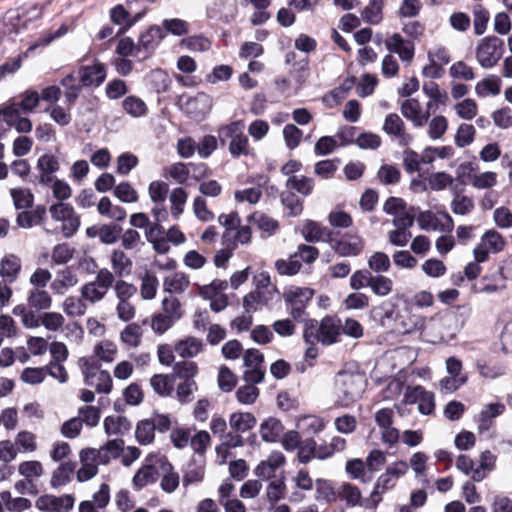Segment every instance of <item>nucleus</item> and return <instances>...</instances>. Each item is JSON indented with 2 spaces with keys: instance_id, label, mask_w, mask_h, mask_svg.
Returning <instances> with one entry per match:
<instances>
[{
  "instance_id": "nucleus-63",
  "label": "nucleus",
  "mask_w": 512,
  "mask_h": 512,
  "mask_svg": "<svg viewBox=\"0 0 512 512\" xmlns=\"http://www.w3.org/2000/svg\"><path fill=\"white\" fill-rule=\"evenodd\" d=\"M142 328L136 323H131L121 332V340L129 346L137 347L140 344Z\"/></svg>"
},
{
  "instance_id": "nucleus-3",
  "label": "nucleus",
  "mask_w": 512,
  "mask_h": 512,
  "mask_svg": "<svg viewBox=\"0 0 512 512\" xmlns=\"http://www.w3.org/2000/svg\"><path fill=\"white\" fill-rule=\"evenodd\" d=\"M314 296V290L307 287H291L284 291L283 299L291 317L297 322L306 320L307 305Z\"/></svg>"
},
{
  "instance_id": "nucleus-42",
  "label": "nucleus",
  "mask_w": 512,
  "mask_h": 512,
  "mask_svg": "<svg viewBox=\"0 0 512 512\" xmlns=\"http://www.w3.org/2000/svg\"><path fill=\"white\" fill-rule=\"evenodd\" d=\"M367 265L371 272L382 274L389 271L391 261L386 253L377 251L368 258Z\"/></svg>"
},
{
  "instance_id": "nucleus-19",
  "label": "nucleus",
  "mask_w": 512,
  "mask_h": 512,
  "mask_svg": "<svg viewBox=\"0 0 512 512\" xmlns=\"http://www.w3.org/2000/svg\"><path fill=\"white\" fill-rule=\"evenodd\" d=\"M506 287V277L503 268H498L491 277H483L480 285H474V291L477 293H494L503 290Z\"/></svg>"
},
{
  "instance_id": "nucleus-18",
  "label": "nucleus",
  "mask_w": 512,
  "mask_h": 512,
  "mask_svg": "<svg viewBox=\"0 0 512 512\" xmlns=\"http://www.w3.org/2000/svg\"><path fill=\"white\" fill-rule=\"evenodd\" d=\"M36 168L40 172L39 183L49 185L54 181L53 174L59 169V161L52 154H44L39 157Z\"/></svg>"
},
{
  "instance_id": "nucleus-20",
  "label": "nucleus",
  "mask_w": 512,
  "mask_h": 512,
  "mask_svg": "<svg viewBox=\"0 0 512 512\" xmlns=\"http://www.w3.org/2000/svg\"><path fill=\"white\" fill-rule=\"evenodd\" d=\"M40 95L37 91L26 90L20 94L19 100L13 99L6 107H14L22 114H29L38 106Z\"/></svg>"
},
{
  "instance_id": "nucleus-24",
  "label": "nucleus",
  "mask_w": 512,
  "mask_h": 512,
  "mask_svg": "<svg viewBox=\"0 0 512 512\" xmlns=\"http://www.w3.org/2000/svg\"><path fill=\"white\" fill-rule=\"evenodd\" d=\"M21 270V261L14 254H8L1 259L0 275L9 283H13Z\"/></svg>"
},
{
  "instance_id": "nucleus-2",
  "label": "nucleus",
  "mask_w": 512,
  "mask_h": 512,
  "mask_svg": "<svg viewBox=\"0 0 512 512\" xmlns=\"http://www.w3.org/2000/svg\"><path fill=\"white\" fill-rule=\"evenodd\" d=\"M244 123L241 120L233 121L218 129V139L222 146L229 141V152L232 157L238 158L249 153V140L243 133Z\"/></svg>"
},
{
  "instance_id": "nucleus-21",
  "label": "nucleus",
  "mask_w": 512,
  "mask_h": 512,
  "mask_svg": "<svg viewBox=\"0 0 512 512\" xmlns=\"http://www.w3.org/2000/svg\"><path fill=\"white\" fill-rule=\"evenodd\" d=\"M22 113L14 107H5L3 113V120L5 123L14 127L19 133H28L32 130V122L27 117H22Z\"/></svg>"
},
{
  "instance_id": "nucleus-44",
  "label": "nucleus",
  "mask_w": 512,
  "mask_h": 512,
  "mask_svg": "<svg viewBox=\"0 0 512 512\" xmlns=\"http://www.w3.org/2000/svg\"><path fill=\"white\" fill-rule=\"evenodd\" d=\"M204 466L197 464L195 460L189 462L186 470L184 471L182 483L184 487H188L191 484L199 483L204 478Z\"/></svg>"
},
{
  "instance_id": "nucleus-34",
  "label": "nucleus",
  "mask_w": 512,
  "mask_h": 512,
  "mask_svg": "<svg viewBox=\"0 0 512 512\" xmlns=\"http://www.w3.org/2000/svg\"><path fill=\"white\" fill-rule=\"evenodd\" d=\"M122 107L127 114L134 118L145 116L148 112L146 103L134 95L127 96L122 102Z\"/></svg>"
},
{
  "instance_id": "nucleus-50",
  "label": "nucleus",
  "mask_w": 512,
  "mask_h": 512,
  "mask_svg": "<svg viewBox=\"0 0 512 512\" xmlns=\"http://www.w3.org/2000/svg\"><path fill=\"white\" fill-rule=\"evenodd\" d=\"M377 177L384 185H395L400 181L401 172L394 165L384 164L379 168Z\"/></svg>"
},
{
  "instance_id": "nucleus-13",
  "label": "nucleus",
  "mask_w": 512,
  "mask_h": 512,
  "mask_svg": "<svg viewBox=\"0 0 512 512\" xmlns=\"http://www.w3.org/2000/svg\"><path fill=\"white\" fill-rule=\"evenodd\" d=\"M302 235L309 243L326 242L329 243L334 232L326 226H322L316 221L306 220L303 228Z\"/></svg>"
},
{
  "instance_id": "nucleus-54",
  "label": "nucleus",
  "mask_w": 512,
  "mask_h": 512,
  "mask_svg": "<svg viewBox=\"0 0 512 512\" xmlns=\"http://www.w3.org/2000/svg\"><path fill=\"white\" fill-rule=\"evenodd\" d=\"M451 209L455 214L467 215L474 209V202L470 197L460 195L455 191L451 202Z\"/></svg>"
},
{
  "instance_id": "nucleus-27",
  "label": "nucleus",
  "mask_w": 512,
  "mask_h": 512,
  "mask_svg": "<svg viewBox=\"0 0 512 512\" xmlns=\"http://www.w3.org/2000/svg\"><path fill=\"white\" fill-rule=\"evenodd\" d=\"M27 303L35 311L47 310L52 305V298L46 290L33 288L28 293Z\"/></svg>"
},
{
  "instance_id": "nucleus-9",
  "label": "nucleus",
  "mask_w": 512,
  "mask_h": 512,
  "mask_svg": "<svg viewBox=\"0 0 512 512\" xmlns=\"http://www.w3.org/2000/svg\"><path fill=\"white\" fill-rule=\"evenodd\" d=\"M443 220L439 219L436 214L427 210L419 212L417 222L422 230H433L441 232H451L454 228L452 217L445 211L439 213Z\"/></svg>"
},
{
  "instance_id": "nucleus-29",
  "label": "nucleus",
  "mask_w": 512,
  "mask_h": 512,
  "mask_svg": "<svg viewBox=\"0 0 512 512\" xmlns=\"http://www.w3.org/2000/svg\"><path fill=\"white\" fill-rule=\"evenodd\" d=\"M202 348V340L195 337H188L184 340H180L175 345V351L182 358H193L201 352Z\"/></svg>"
},
{
  "instance_id": "nucleus-60",
  "label": "nucleus",
  "mask_w": 512,
  "mask_h": 512,
  "mask_svg": "<svg viewBox=\"0 0 512 512\" xmlns=\"http://www.w3.org/2000/svg\"><path fill=\"white\" fill-rule=\"evenodd\" d=\"M114 195L123 203L138 201V193L129 182H121L114 188Z\"/></svg>"
},
{
  "instance_id": "nucleus-52",
  "label": "nucleus",
  "mask_w": 512,
  "mask_h": 512,
  "mask_svg": "<svg viewBox=\"0 0 512 512\" xmlns=\"http://www.w3.org/2000/svg\"><path fill=\"white\" fill-rule=\"evenodd\" d=\"M481 242L493 253L502 251L505 246L504 238L496 230L485 232L481 237Z\"/></svg>"
},
{
  "instance_id": "nucleus-5",
  "label": "nucleus",
  "mask_w": 512,
  "mask_h": 512,
  "mask_svg": "<svg viewBox=\"0 0 512 512\" xmlns=\"http://www.w3.org/2000/svg\"><path fill=\"white\" fill-rule=\"evenodd\" d=\"M77 75L82 88H98L107 77V67L95 58L91 65H80Z\"/></svg>"
},
{
  "instance_id": "nucleus-1",
  "label": "nucleus",
  "mask_w": 512,
  "mask_h": 512,
  "mask_svg": "<svg viewBox=\"0 0 512 512\" xmlns=\"http://www.w3.org/2000/svg\"><path fill=\"white\" fill-rule=\"evenodd\" d=\"M366 380L358 373L339 371L334 381L336 407L347 408L355 403L364 392Z\"/></svg>"
},
{
  "instance_id": "nucleus-36",
  "label": "nucleus",
  "mask_w": 512,
  "mask_h": 512,
  "mask_svg": "<svg viewBox=\"0 0 512 512\" xmlns=\"http://www.w3.org/2000/svg\"><path fill=\"white\" fill-rule=\"evenodd\" d=\"M384 0H370L369 4L363 9V20L372 25L380 23L383 19Z\"/></svg>"
},
{
  "instance_id": "nucleus-37",
  "label": "nucleus",
  "mask_w": 512,
  "mask_h": 512,
  "mask_svg": "<svg viewBox=\"0 0 512 512\" xmlns=\"http://www.w3.org/2000/svg\"><path fill=\"white\" fill-rule=\"evenodd\" d=\"M135 437L139 444L148 445L155 438V429L150 419L140 420L135 429Z\"/></svg>"
},
{
  "instance_id": "nucleus-16",
  "label": "nucleus",
  "mask_w": 512,
  "mask_h": 512,
  "mask_svg": "<svg viewBox=\"0 0 512 512\" xmlns=\"http://www.w3.org/2000/svg\"><path fill=\"white\" fill-rule=\"evenodd\" d=\"M504 411L505 405L500 402L485 405L476 418L478 432L483 434L488 431L492 427L494 419L502 415Z\"/></svg>"
},
{
  "instance_id": "nucleus-62",
  "label": "nucleus",
  "mask_w": 512,
  "mask_h": 512,
  "mask_svg": "<svg viewBox=\"0 0 512 512\" xmlns=\"http://www.w3.org/2000/svg\"><path fill=\"white\" fill-rule=\"evenodd\" d=\"M138 157L130 152L122 153L117 158L116 172L120 175H128L138 165Z\"/></svg>"
},
{
  "instance_id": "nucleus-28",
  "label": "nucleus",
  "mask_w": 512,
  "mask_h": 512,
  "mask_svg": "<svg viewBox=\"0 0 512 512\" xmlns=\"http://www.w3.org/2000/svg\"><path fill=\"white\" fill-rule=\"evenodd\" d=\"M131 427V422L124 416H107L104 419V430L107 435H123Z\"/></svg>"
},
{
  "instance_id": "nucleus-31",
  "label": "nucleus",
  "mask_w": 512,
  "mask_h": 512,
  "mask_svg": "<svg viewBox=\"0 0 512 512\" xmlns=\"http://www.w3.org/2000/svg\"><path fill=\"white\" fill-rule=\"evenodd\" d=\"M159 473L154 465H145L134 475L132 482L136 490L157 481Z\"/></svg>"
},
{
  "instance_id": "nucleus-33",
  "label": "nucleus",
  "mask_w": 512,
  "mask_h": 512,
  "mask_svg": "<svg viewBox=\"0 0 512 512\" xmlns=\"http://www.w3.org/2000/svg\"><path fill=\"white\" fill-rule=\"evenodd\" d=\"M189 278L182 272H176L164 279V290L169 293H182L189 286Z\"/></svg>"
},
{
  "instance_id": "nucleus-64",
  "label": "nucleus",
  "mask_w": 512,
  "mask_h": 512,
  "mask_svg": "<svg viewBox=\"0 0 512 512\" xmlns=\"http://www.w3.org/2000/svg\"><path fill=\"white\" fill-rule=\"evenodd\" d=\"M448 129V121L442 115L435 116L429 122L428 136L432 140L440 139Z\"/></svg>"
},
{
  "instance_id": "nucleus-35",
  "label": "nucleus",
  "mask_w": 512,
  "mask_h": 512,
  "mask_svg": "<svg viewBox=\"0 0 512 512\" xmlns=\"http://www.w3.org/2000/svg\"><path fill=\"white\" fill-rule=\"evenodd\" d=\"M393 285L391 278L383 274H376L372 276L369 288L376 296L385 297L392 292Z\"/></svg>"
},
{
  "instance_id": "nucleus-14",
  "label": "nucleus",
  "mask_w": 512,
  "mask_h": 512,
  "mask_svg": "<svg viewBox=\"0 0 512 512\" xmlns=\"http://www.w3.org/2000/svg\"><path fill=\"white\" fill-rule=\"evenodd\" d=\"M341 320L336 316H325L320 321V343L326 346L338 341L341 332Z\"/></svg>"
},
{
  "instance_id": "nucleus-59",
  "label": "nucleus",
  "mask_w": 512,
  "mask_h": 512,
  "mask_svg": "<svg viewBox=\"0 0 512 512\" xmlns=\"http://www.w3.org/2000/svg\"><path fill=\"white\" fill-rule=\"evenodd\" d=\"M162 29L165 33H171L175 36L186 35L189 32V24L179 18L164 19Z\"/></svg>"
},
{
  "instance_id": "nucleus-47",
  "label": "nucleus",
  "mask_w": 512,
  "mask_h": 512,
  "mask_svg": "<svg viewBox=\"0 0 512 512\" xmlns=\"http://www.w3.org/2000/svg\"><path fill=\"white\" fill-rule=\"evenodd\" d=\"M79 365L84 376V382L88 386L94 385L95 375L100 371V364L98 361L82 357L79 360Z\"/></svg>"
},
{
  "instance_id": "nucleus-12",
  "label": "nucleus",
  "mask_w": 512,
  "mask_h": 512,
  "mask_svg": "<svg viewBox=\"0 0 512 512\" xmlns=\"http://www.w3.org/2000/svg\"><path fill=\"white\" fill-rule=\"evenodd\" d=\"M110 502V486L102 483L99 490L92 495V500H85L79 504V512H98L105 509Z\"/></svg>"
},
{
  "instance_id": "nucleus-46",
  "label": "nucleus",
  "mask_w": 512,
  "mask_h": 512,
  "mask_svg": "<svg viewBox=\"0 0 512 512\" xmlns=\"http://www.w3.org/2000/svg\"><path fill=\"white\" fill-rule=\"evenodd\" d=\"M475 90L479 96H486L488 94L498 95L501 90V79L492 75L477 83Z\"/></svg>"
},
{
  "instance_id": "nucleus-26",
  "label": "nucleus",
  "mask_w": 512,
  "mask_h": 512,
  "mask_svg": "<svg viewBox=\"0 0 512 512\" xmlns=\"http://www.w3.org/2000/svg\"><path fill=\"white\" fill-rule=\"evenodd\" d=\"M257 420L249 412H235L230 415L229 424L231 429L237 433H244L255 427Z\"/></svg>"
},
{
  "instance_id": "nucleus-41",
  "label": "nucleus",
  "mask_w": 512,
  "mask_h": 512,
  "mask_svg": "<svg viewBox=\"0 0 512 512\" xmlns=\"http://www.w3.org/2000/svg\"><path fill=\"white\" fill-rule=\"evenodd\" d=\"M173 374L175 377L189 382L194 380V377L198 374V366L193 361H179L173 366Z\"/></svg>"
},
{
  "instance_id": "nucleus-58",
  "label": "nucleus",
  "mask_w": 512,
  "mask_h": 512,
  "mask_svg": "<svg viewBox=\"0 0 512 512\" xmlns=\"http://www.w3.org/2000/svg\"><path fill=\"white\" fill-rule=\"evenodd\" d=\"M317 443L312 438L302 440L298 448V459L301 463L307 464L311 459L316 458Z\"/></svg>"
},
{
  "instance_id": "nucleus-51",
  "label": "nucleus",
  "mask_w": 512,
  "mask_h": 512,
  "mask_svg": "<svg viewBox=\"0 0 512 512\" xmlns=\"http://www.w3.org/2000/svg\"><path fill=\"white\" fill-rule=\"evenodd\" d=\"M280 198L283 206L289 210L290 216L295 217L302 213V201L295 193L291 191H284L281 193Z\"/></svg>"
},
{
  "instance_id": "nucleus-55",
  "label": "nucleus",
  "mask_w": 512,
  "mask_h": 512,
  "mask_svg": "<svg viewBox=\"0 0 512 512\" xmlns=\"http://www.w3.org/2000/svg\"><path fill=\"white\" fill-rule=\"evenodd\" d=\"M268 299L265 298L264 294L260 290H255L247 295L243 299V307L245 313L255 312L261 305L267 304Z\"/></svg>"
},
{
  "instance_id": "nucleus-57",
  "label": "nucleus",
  "mask_w": 512,
  "mask_h": 512,
  "mask_svg": "<svg viewBox=\"0 0 512 512\" xmlns=\"http://www.w3.org/2000/svg\"><path fill=\"white\" fill-rule=\"evenodd\" d=\"M400 110L416 127L417 119L420 118V102L416 98H409L401 103Z\"/></svg>"
},
{
  "instance_id": "nucleus-49",
  "label": "nucleus",
  "mask_w": 512,
  "mask_h": 512,
  "mask_svg": "<svg viewBox=\"0 0 512 512\" xmlns=\"http://www.w3.org/2000/svg\"><path fill=\"white\" fill-rule=\"evenodd\" d=\"M169 191V186L163 181H152L148 187V193L154 205L164 204Z\"/></svg>"
},
{
  "instance_id": "nucleus-39",
  "label": "nucleus",
  "mask_w": 512,
  "mask_h": 512,
  "mask_svg": "<svg viewBox=\"0 0 512 512\" xmlns=\"http://www.w3.org/2000/svg\"><path fill=\"white\" fill-rule=\"evenodd\" d=\"M124 446L122 439L109 440L101 449L100 452V463L108 464L111 459H115L120 456Z\"/></svg>"
},
{
  "instance_id": "nucleus-6",
  "label": "nucleus",
  "mask_w": 512,
  "mask_h": 512,
  "mask_svg": "<svg viewBox=\"0 0 512 512\" xmlns=\"http://www.w3.org/2000/svg\"><path fill=\"white\" fill-rule=\"evenodd\" d=\"M329 245L340 257H357L363 252L365 241L359 235L345 233L339 239L333 235Z\"/></svg>"
},
{
  "instance_id": "nucleus-10",
  "label": "nucleus",
  "mask_w": 512,
  "mask_h": 512,
  "mask_svg": "<svg viewBox=\"0 0 512 512\" xmlns=\"http://www.w3.org/2000/svg\"><path fill=\"white\" fill-rule=\"evenodd\" d=\"M393 415L391 408H382L375 413V422L382 430V441L389 446L397 443L400 437L399 430L392 426Z\"/></svg>"
},
{
  "instance_id": "nucleus-38",
  "label": "nucleus",
  "mask_w": 512,
  "mask_h": 512,
  "mask_svg": "<svg viewBox=\"0 0 512 512\" xmlns=\"http://www.w3.org/2000/svg\"><path fill=\"white\" fill-rule=\"evenodd\" d=\"M316 494L315 499L318 502L333 503L337 499V493L335 492L332 483L325 479H317L315 481Z\"/></svg>"
},
{
  "instance_id": "nucleus-8",
  "label": "nucleus",
  "mask_w": 512,
  "mask_h": 512,
  "mask_svg": "<svg viewBox=\"0 0 512 512\" xmlns=\"http://www.w3.org/2000/svg\"><path fill=\"white\" fill-rule=\"evenodd\" d=\"M74 503L75 498L71 494L61 496L45 494L36 500L35 506L43 512H68L74 507Z\"/></svg>"
},
{
  "instance_id": "nucleus-43",
  "label": "nucleus",
  "mask_w": 512,
  "mask_h": 512,
  "mask_svg": "<svg viewBox=\"0 0 512 512\" xmlns=\"http://www.w3.org/2000/svg\"><path fill=\"white\" fill-rule=\"evenodd\" d=\"M286 187L289 189H295L298 193L308 196L313 191L314 180L313 178L306 176H291L286 181Z\"/></svg>"
},
{
  "instance_id": "nucleus-15",
  "label": "nucleus",
  "mask_w": 512,
  "mask_h": 512,
  "mask_svg": "<svg viewBox=\"0 0 512 512\" xmlns=\"http://www.w3.org/2000/svg\"><path fill=\"white\" fill-rule=\"evenodd\" d=\"M157 464L162 473V478L160 481L161 489L166 493L174 492L180 483L179 474L174 471L172 464L165 457H160L157 459Z\"/></svg>"
},
{
  "instance_id": "nucleus-53",
  "label": "nucleus",
  "mask_w": 512,
  "mask_h": 512,
  "mask_svg": "<svg viewBox=\"0 0 512 512\" xmlns=\"http://www.w3.org/2000/svg\"><path fill=\"white\" fill-rule=\"evenodd\" d=\"M11 197L17 210L31 208L34 196L28 189H11Z\"/></svg>"
},
{
  "instance_id": "nucleus-61",
  "label": "nucleus",
  "mask_w": 512,
  "mask_h": 512,
  "mask_svg": "<svg viewBox=\"0 0 512 512\" xmlns=\"http://www.w3.org/2000/svg\"><path fill=\"white\" fill-rule=\"evenodd\" d=\"M475 128L471 124L462 123L457 129L455 135V144L460 147H466L474 141Z\"/></svg>"
},
{
  "instance_id": "nucleus-17",
  "label": "nucleus",
  "mask_w": 512,
  "mask_h": 512,
  "mask_svg": "<svg viewBox=\"0 0 512 512\" xmlns=\"http://www.w3.org/2000/svg\"><path fill=\"white\" fill-rule=\"evenodd\" d=\"M165 36L166 33L160 26L152 25L140 35L137 43V50H144L151 53L156 49Z\"/></svg>"
},
{
  "instance_id": "nucleus-22",
  "label": "nucleus",
  "mask_w": 512,
  "mask_h": 512,
  "mask_svg": "<svg viewBox=\"0 0 512 512\" xmlns=\"http://www.w3.org/2000/svg\"><path fill=\"white\" fill-rule=\"evenodd\" d=\"M396 483H397V481L395 480V478L391 477L388 473L385 472V473L381 474L378 477V479L375 483L374 489L371 493L372 504L366 503L365 507L366 508L376 507L379 504V502L382 500L381 494H383L384 492L395 487Z\"/></svg>"
},
{
  "instance_id": "nucleus-11",
  "label": "nucleus",
  "mask_w": 512,
  "mask_h": 512,
  "mask_svg": "<svg viewBox=\"0 0 512 512\" xmlns=\"http://www.w3.org/2000/svg\"><path fill=\"white\" fill-rule=\"evenodd\" d=\"M385 46L390 52L398 54L402 61L411 62L414 57L415 47L413 42L404 39L398 33L390 36L385 41Z\"/></svg>"
},
{
  "instance_id": "nucleus-48",
  "label": "nucleus",
  "mask_w": 512,
  "mask_h": 512,
  "mask_svg": "<svg viewBox=\"0 0 512 512\" xmlns=\"http://www.w3.org/2000/svg\"><path fill=\"white\" fill-rule=\"evenodd\" d=\"M304 324L303 338L306 344L320 343V323L316 319H310L306 316Z\"/></svg>"
},
{
  "instance_id": "nucleus-32",
  "label": "nucleus",
  "mask_w": 512,
  "mask_h": 512,
  "mask_svg": "<svg viewBox=\"0 0 512 512\" xmlns=\"http://www.w3.org/2000/svg\"><path fill=\"white\" fill-rule=\"evenodd\" d=\"M248 220L267 236L273 235L279 228V223L264 213L255 212L248 217Z\"/></svg>"
},
{
  "instance_id": "nucleus-25",
  "label": "nucleus",
  "mask_w": 512,
  "mask_h": 512,
  "mask_svg": "<svg viewBox=\"0 0 512 512\" xmlns=\"http://www.w3.org/2000/svg\"><path fill=\"white\" fill-rule=\"evenodd\" d=\"M111 265L115 274L119 277H123L131 274L133 262L124 251L114 249L111 253Z\"/></svg>"
},
{
  "instance_id": "nucleus-30",
  "label": "nucleus",
  "mask_w": 512,
  "mask_h": 512,
  "mask_svg": "<svg viewBox=\"0 0 512 512\" xmlns=\"http://www.w3.org/2000/svg\"><path fill=\"white\" fill-rule=\"evenodd\" d=\"M76 468L75 462H65L61 464L52 474L50 484L53 488H59L68 484L71 481Z\"/></svg>"
},
{
  "instance_id": "nucleus-23",
  "label": "nucleus",
  "mask_w": 512,
  "mask_h": 512,
  "mask_svg": "<svg viewBox=\"0 0 512 512\" xmlns=\"http://www.w3.org/2000/svg\"><path fill=\"white\" fill-rule=\"evenodd\" d=\"M284 426L277 418L270 417L260 425V435L265 442H276L283 434Z\"/></svg>"
},
{
  "instance_id": "nucleus-40",
  "label": "nucleus",
  "mask_w": 512,
  "mask_h": 512,
  "mask_svg": "<svg viewBox=\"0 0 512 512\" xmlns=\"http://www.w3.org/2000/svg\"><path fill=\"white\" fill-rule=\"evenodd\" d=\"M338 495L341 499H344L348 506L364 505L366 503L372 504V501L366 500L364 504L361 503V492L358 487L344 483L341 485Z\"/></svg>"
},
{
  "instance_id": "nucleus-4",
  "label": "nucleus",
  "mask_w": 512,
  "mask_h": 512,
  "mask_svg": "<svg viewBox=\"0 0 512 512\" xmlns=\"http://www.w3.org/2000/svg\"><path fill=\"white\" fill-rule=\"evenodd\" d=\"M503 53V40L497 36H488L480 41L476 49V58L481 67L489 69L498 63Z\"/></svg>"
},
{
  "instance_id": "nucleus-7",
  "label": "nucleus",
  "mask_w": 512,
  "mask_h": 512,
  "mask_svg": "<svg viewBox=\"0 0 512 512\" xmlns=\"http://www.w3.org/2000/svg\"><path fill=\"white\" fill-rule=\"evenodd\" d=\"M181 109L193 119H203L211 110V98L205 93L196 96H181L179 99Z\"/></svg>"
},
{
  "instance_id": "nucleus-56",
  "label": "nucleus",
  "mask_w": 512,
  "mask_h": 512,
  "mask_svg": "<svg viewBox=\"0 0 512 512\" xmlns=\"http://www.w3.org/2000/svg\"><path fill=\"white\" fill-rule=\"evenodd\" d=\"M286 494V485L284 482V478L278 480H273L269 483L266 496L271 505H274L281 499L285 498Z\"/></svg>"
},
{
  "instance_id": "nucleus-45",
  "label": "nucleus",
  "mask_w": 512,
  "mask_h": 512,
  "mask_svg": "<svg viewBox=\"0 0 512 512\" xmlns=\"http://www.w3.org/2000/svg\"><path fill=\"white\" fill-rule=\"evenodd\" d=\"M187 197V192L181 187L175 188L171 192L169 197L171 203V214L175 219H178L182 214Z\"/></svg>"
}]
</instances>
